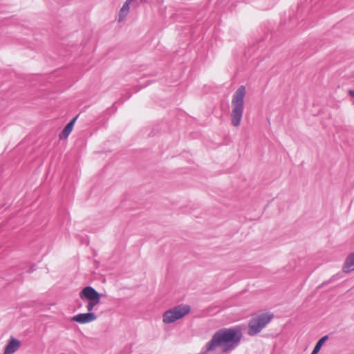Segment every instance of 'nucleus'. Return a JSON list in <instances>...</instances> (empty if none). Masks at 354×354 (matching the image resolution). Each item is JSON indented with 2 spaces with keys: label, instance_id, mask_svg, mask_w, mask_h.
Returning <instances> with one entry per match:
<instances>
[{
  "label": "nucleus",
  "instance_id": "obj_1",
  "mask_svg": "<svg viewBox=\"0 0 354 354\" xmlns=\"http://www.w3.org/2000/svg\"><path fill=\"white\" fill-rule=\"evenodd\" d=\"M246 95V88L245 86H240L233 93L231 100L230 120L232 124L238 127L241 123L245 107V97Z\"/></svg>",
  "mask_w": 354,
  "mask_h": 354
},
{
  "label": "nucleus",
  "instance_id": "obj_2",
  "mask_svg": "<svg viewBox=\"0 0 354 354\" xmlns=\"http://www.w3.org/2000/svg\"><path fill=\"white\" fill-rule=\"evenodd\" d=\"M240 339V333H216L212 339L207 344V349L212 351L220 346L224 352H228L239 344Z\"/></svg>",
  "mask_w": 354,
  "mask_h": 354
},
{
  "label": "nucleus",
  "instance_id": "obj_3",
  "mask_svg": "<svg viewBox=\"0 0 354 354\" xmlns=\"http://www.w3.org/2000/svg\"><path fill=\"white\" fill-rule=\"evenodd\" d=\"M191 308L187 304H180L174 306L162 314V322L165 324H170L183 318L188 315Z\"/></svg>",
  "mask_w": 354,
  "mask_h": 354
},
{
  "label": "nucleus",
  "instance_id": "obj_4",
  "mask_svg": "<svg viewBox=\"0 0 354 354\" xmlns=\"http://www.w3.org/2000/svg\"><path fill=\"white\" fill-rule=\"evenodd\" d=\"M101 295L91 286L84 288L80 292V297L82 300L86 299L88 301L86 305L88 313H91L94 307L100 303Z\"/></svg>",
  "mask_w": 354,
  "mask_h": 354
},
{
  "label": "nucleus",
  "instance_id": "obj_5",
  "mask_svg": "<svg viewBox=\"0 0 354 354\" xmlns=\"http://www.w3.org/2000/svg\"><path fill=\"white\" fill-rule=\"evenodd\" d=\"M274 317L271 313H264L254 315L249 322L251 332H260Z\"/></svg>",
  "mask_w": 354,
  "mask_h": 354
},
{
  "label": "nucleus",
  "instance_id": "obj_6",
  "mask_svg": "<svg viewBox=\"0 0 354 354\" xmlns=\"http://www.w3.org/2000/svg\"><path fill=\"white\" fill-rule=\"evenodd\" d=\"M97 316L93 313H80L73 316L71 321L78 322L80 324H86L94 321Z\"/></svg>",
  "mask_w": 354,
  "mask_h": 354
},
{
  "label": "nucleus",
  "instance_id": "obj_7",
  "mask_svg": "<svg viewBox=\"0 0 354 354\" xmlns=\"http://www.w3.org/2000/svg\"><path fill=\"white\" fill-rule=\"evenodd\" d=\"M21 345L20 340L11 337L5 346L3 354H13L20 348Z\"/></svg>",
  "mask_w": 354,
  "mask_h": 354
},
{
  "label": "nucleus",
  "instance_id": "obj_8",
  "mask_svg": "<svg viewBox=\"0 0 354 354\" xmlns=\"http://www.w3.org/2000/svg\"><path fill=\"white\" fill-rule=\"evenodd\" d=\"M342 271L345 273H349L354 271V252L349 254L344 263Z\"/></svg>",
  "mask_w": 354,
  "mask_h": 354
},
{
  "label": "nucleus",
  "instance_id": "obj_9",
  "mask_svg": "<svg viewBox=\"0 0 354 354\" xmlns=\"http://www.w3.org/2000/svg\"><path fill=\"white\" fill-rule=\"evenodd\" d=\"M77 116L73 118L64 127L62 131L59 133V138L60 140L66 139L71 133Z\"/></svg>",
  "mask_w": 354,
  "mask_h": 354
},
{
  "label": "nucleus",
  "instance_id": "obj_10",
  "mask_svg": "<svg viewBox=\"0 0 354 354\" xmlns=\"http://www.w3.org/2000/svg\"><path fill=\"white\" fill-rule=\"evenodd\" d=\"M129 13V12L122 6L118 12V21L119 23L124 21L126 19Z\"/></svg>",
  "mask_w": 354,
  "mask_h": 354
},
{
  "label": "nucleus",
  "instance_id": "obj_11",
  "mask_svg": "<svg viewBox=\"0 0 354 354\" xmlns=\"http://www.w3.org/2000/svg\"><path fill=\"white\" fill-rule=\"evenodd\" d=\"M246 330L245 326H236L234 327L228 328V329H221L218 332H242L243 330Z\"/></svg>",
  "mask_w": 354,
  "mask_h": 354
},
{
  "label": "nucleus",
  "instance_id": "obj_12",
  "mask_svg": "<svg viewBox=\"0 0 354 354\" xmlns=\"http://www.w3.org/2000/svg\"><path fill=\"white\" fill-rule=\"evenodd\" d=\"M323 342L322 341H321L320 339L317 342V343L316 344L313 352L311 354H317L319 351V350L321 349L322 345H323Z\"/></svg>",
  "mask_w": 354,
  "mask_h": 354
},
{
  "label": "nucleus",
  "instance_id": "obj_13",
  "mask_svg": "<svg viewBox=\"0 0 354 354\" xmlns=\"http://www.w3.org/2000/svg\"><path fill=\"white\" fill-rule=\"evenodd\" d=\"M137 0H126L125 2L123 3L122 7H124L126 10H127L129 12L130 10V5L133 3L136 2Z\"/></svg>",
  "mask_w": 354,
  "mask_h": 354
},
{
  "label": "nucleus",
  "instance_id": "obj_14",
  "mask_svg": "<svg viewBox=\"0 0 354 354\" xmlns=\"http://www.w3.org/2000/svg\"><path fill=\"white\" fill-rule=\"evenodd\" d=\"M342 277L341 274H337L335 275H333L330 279V280L328 281V282H326V283H328L330 282H333V281H335L339 279H340Z\"/></svg>",
  "mask_w": 354,
  "mask_h": 354
},
{
  "label": "nucleus",
  "instance_id": "obj_15",
  "mask_svg": "<svg viewBox=\"0 0 354 354\" xmlns=\"http://www.w3.org/2000/svg\"><path fill=\"white\" fill-rule=\"evenodd\" d=\"M328 339V336L326 335L320 339L321 341H322L323 343H324L327 339Z\"/></svg>",
  "mask_w": 354,
  "mask_h": 354
},
{
  "label": "nucleus",
  "instance_id": "obj_16",
  "mask_svg": "<svg viewBox=\"0 0 354 354\" xmlns=\"http://www.w3.org/2000/svg\"><path fill=\"white\" fill-rule=\"evenodd\" d=\"M348 93L351 97H354V91L353 90H349Z\"/></svg>",
  "mask_w": 354,
  "mask_h": 354
}]
</instances>
